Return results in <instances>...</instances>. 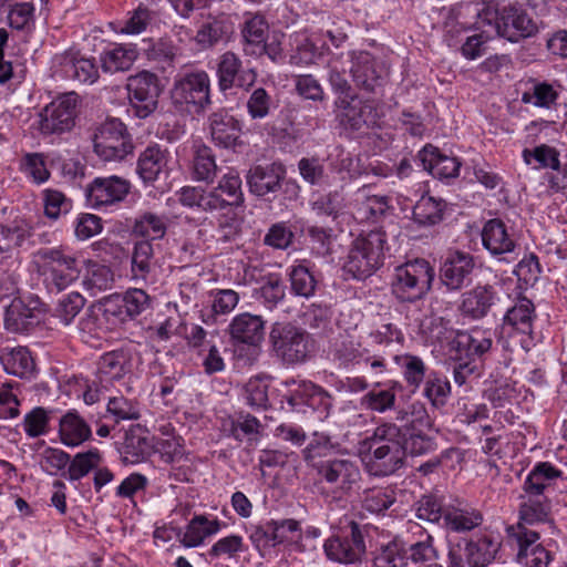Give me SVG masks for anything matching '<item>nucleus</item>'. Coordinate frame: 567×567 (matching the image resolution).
<instances>
[{
  "label": "nucleus",
  "instance_id": "f257e3e1",
  "mask_svg": "<svg viewBox=\"0 0 567 567\" xmlns=\"http://www.w3.org/2000/svg\"><path fill=\"white\" fill-rule=\"evenodd\" d=\"M460 16L483 19L488 32L517 42L522 38L533 37L538 28L535 21L523 10L505 7L498 10L494 0H468L460 4Z\"/></svg>",
  "mask_w": 567,
  "mask_h": 567
},
{
  "label": "nucleus",
  "instance_id": "f03ea898",
  "mask_svg": "<svg viewBox=\"0 0 567 567\" xmlns=\"http://www.w3.org/2000/svg\"><path fill=\"white\" fill-rule=\"evenodd\" d=\"M370 455L364 462L369 472L375 476H388L398 471L404 461L401 429L393 423L379 425L373 434L365 439Z\"/></svg>",
  "mask_w": 567,
  "mask_h": 567
},
{
  "label": "nucleus",
  "instance_id": "7ed1b4c3",
  "mask_svg": "<svg viewBox=\"0 0 567 567\" xmlns=\"http://www.w3.org/2000/svg\"><path fill=\"white\" fill-rule=\"evenodd\" d=\"M386 249V234L381 228L362 230L352 241L343 268L354 279H364L383 265Z\"/></svg>",
  "mask_w": 567,
  "mask_h": 567
},
{
  "label": "nucleus",
  "instance_id": "20e7f679",
  "mask_svg": "<svg viewBox=\"0 0 567 567\" xmlns=\"http://www.w3.org/2000/svg\"><path fill=\"white\" fill-rule=\"evenodd\" d=\"M433 280L434 269L431 264L416 258L394 268L391 290L400 302H415L427 295Z\"/></svg>",
  "mask_w": 567,
  "mask_h": 567
},
{
  "label": "nucleus",
  "instance_id": "39448f33",
  "mask_svg": "<svg viewBox=\"0 0 567 567\" xmlns=\"http://www.w3.org/2000/svg\"><path fill=\"white\" fill-rule=\"evenodd\" d=\"M41 262V274L50 291L66 289L80 276V267L74 255L61 248H42L35 255Z\"/></svg>",
  "mask_w": 567,
  "mask_h": 567
},
{
  "label": "nucleus",
  "instance_id": "423d86ee",
  "mask_svg": "<svg viewBox=\"0 0 567 567\" xmlns=\"http://www.w3.org/2000/svg\"><path fill=\"white\" fill-rule=\"evenodd\" d=\"M94 153L105 162L122 161L133 152L126 126L118 118H107L99 124L92 135Z\"/></svg>",
  "mask_w": 567,
  "mask_h": 567
},
{
  "label": "nucleus",
  "instance_id": "0eeeda50",
  "mask_svg": "<svg viewBox=\"0 0 567 567\" xmlns=\"http://www.w3.org/2000/svg\"><path fill=\"white\" fill-rule=\"evenodd\" d=\"M210 81L206 72L188 73L177 80L172 90L173 103L188 114H200L210 103Z\"/></svg>",
  "mask_w": 567,
  "mask_h": 567
},
{
  "label": "nucleus",
  "instance_id": "6e6552de",
  "mask_svg": "<svg viewBox=\"0 0 567 567\" xmlns=\"http://www.w3.org/2000/svg\"><path fill=\"white\" fill-rule=\"evenodd\" d=\"M535 306L526 297L519 298L507 309L502 324V331L514 339L524 351H529L536 344L534 337Z\"/></svg>",
  "mask_w": 567,
  "mask_h": 567
},
{
  "label": "nucleus",
  "instance_id": "1a4fd4ad",
  "mask_svg": "<svg viewBox=\"0 0 567 567\" xmlns=\"http://www.w3.org/2000/svg\"><path fill=\"white\" fill-rule=\"evenodd\" d=\"M323 550L327 558L339 564H355L363 558L367 547L361 527L350 520L349 530L333 535L326 539Z\"/></svg>",
  "mask_w": 567,
  "mask_h": 567
},
{
  "label": "nucleus",
  "instance_id": "9d476101",
  "mask_svg": "<svg viewBox=\"0 0 567 567\" xmlns=\"http://www.w3.org/2000/svg\"><path fill=\"white\" fill-rule=\"evenodd\" d=\"M508 535L515 540L516 561L522 567H548L554 554L539 543L538 532L523 526H511Z\"/></svg>",
  "mask_w": 567,
  "mask_h": 567
},
{
  "label": "nucleus",
  "instance_id": "9b49d317",
  "mask_svg": "<svg viewBox=\"0 0 567 567\" xmlns=\"http://www.w3.org/2000/svg\"><path fill=\"white\" fill-rule=\"evenodd\" d=\"M494 333L489 329L475 327L466 331H456L450 342V354L453 360L482 359L493 347Z\"/></svg>",
  "mask_w": 567,
  "mask_h": 567
},
{
  "label": "nucleus",
  "instance_id": "f8f14e48",
  "mask_svg": "<svg viewBox=\"0 0 567 567\" xmlns=\"http://www.w3.org/2000/svg\"><path fill=\"white\" fill-rule=\"evenodd\" d=\"M75 107V93L65 94L51 102L41 113V133L55 134L70 131L74 126Z\"/></svg>",
  "mask_w": 567,
  "mask_h": 567
},
{
  "label": "nucleus",
  "instance_id": "ddd939ff",
  "mask_svg": "<svg viewBox=\"0 0 567 567\" xmlns=\"http://www.w3.org/2000/svg\"><path fill=\"white\" fill-rule=\"evenodd\" d=\"M274 350L286 363L305 361L308 355V334L291 324L271 331Z\"/></svg>",
  "mask_w": 567,
  "mask_h": 567
},
{
  "label": "nucleus",
  "instance_id": "4468645a",
  "mask_svg": "<svg viewBox=\"0 0 567 567\" xmlns=\"http://www.w3.org/2000/svg\"><path fill=\"white\" fill-rule=\"evenodd\" d=\"M318 473L331 488L340 494L349 493L360 481L361 473L350 458H333L321 462Z\"/></svg>",
  "mask_w": 567,
  "mask_h": 567
},
{
  "label": "nucleus",
  "instance_id": "2eb2a0df",
  "mask_svg": "<svg viewBox=\"0 0 567 567\" xmlns=\"http://www.w3.org/2000/svg\"><path fill=\"white\" fill-rule=\"evenodd\" d=\"M482 244L492 257L499 261L511 262L516 250V239L508 231L506 224L498 219H489L482 229Z\"/></svg>",
  "mask_w": 567,
  "mask_h": 567
},
{
  "label": "nucleus",
  "instance_id": "dca6fc26",
  "mask_svg": "<svg viewBox=\"0 0 567 567\" xmlns=\"http://www.w3.org/2000/svg\"><path fill=\"white\" fill-rule=\"evenodd\" d=\"M130 192V183L117 176L96 177L86 187V200L93 208L122 202Z\"/></svg>",
  "mask_w": 567,
  "mask_h": 567
},
{
  "label": "nucleus",
  "instance_id": "f3484780",
  "mask_svg": "<svg viewBox=\"0 0 567 567\" xmlns=\"http://www.w3.org/2000/svg\"><path fill=\"white\" fill-rule=\"evenodd\" d=\"M334 105L341 122L352 130L377 124V111L373 104L359 99L357 95L338 96Z\"/></svg>",
  "mask_w": 567,
  "mask_h": 567
},
{
  "label": "nucleus",
  "instance_id": "a211bd4d",
  "mask_svg": "<svg viewBox=\"0 0 567 567\" xmlns=\"http://www.w3.org/2000/svg\"><path fill=\"white\" fill-rule=\"evenodd\" d=\"M474 270V259L466 252H453L440 269V280L449 291H458L470 284Z\"/></svg>",
  "mask_w": 567,
  "mask_h": 567
},
{
  "label": "nucleus",
  "instance_id": "6ab92c4d",
  "mask_svg": "<svg viewBox=\"0 0 567 567\" xmlns=\"http://www.w3.org/2000/svg\"><path fill=\"white\" fill-rule=\"evenodd\" d=\"M483 523V514L460 499H449L442 526L454 533H466Z\"/></svg>",
  "mask_w": 567,
  "mask_h": 567
},
{
  "label": "nucleus",
  "instance_id": "aec40b11",
  "mask_svg": "<svg viewBox=\"0 0 567 567\" xmlns=\"http://www.w3.org/2000/svg\"><path fill=\"white\" fill-rule=\"evenodd\" d=\"M218 85L221 91L231 89L234 85L240 87L251 86L256 81L254 70H244L240 59L233 52H225L217 68Z\"/></svg>",
  "mask_w": 567,
  "mask_h": 567
},
{
  "label": "nucleus",
  "instance_id": "412c9836",
  "mask_svg": "<svg viewBox=\"0 0 567 567\" xmlns=\"http://www.w3.org/2000/svg\"><path fill=\"white\" fill-rule=\"evenodd\" d=\"M498 300L499 297L494 286L477 285L462 295L460 310L464 317L482 319L488 315Z\"/></svg>",
  "mask_w": 567,
  "mask_h": 567
},
{
  "label": "nucleus",
  "instance_id": "4be33fe9",
  "mask_svg": "<svg viewBox=\"0 0 567 567\" xmlns=\"http://www.w3.org/2000/svg\"><path fill=\"white\" fill-rule=\"evenodd\" d=\"M56 62L65 78L79 83L92 84L99 78L94 59L86 58L79 51H65L56 56Z\"/></svg>",
  "mask_w": 567,
  "mask_h": 567
},
{
  "label": "nucleus",
  "instance_id": "5701e85b",
  "mask_svg": "<svg viewBox=\"0 0 567 567\" xmlns=\"http://www.w3.org/2000/svg\"><path fill=\"white\" fill-rule=\"evenodd\" d=\"M226 524L217 517L209 518L206 515H195L184 530L178 529L177 539L185 548L202 546L205 540L218 534Z\"/></svg>",
  "mask_w": 567,
  "mask_h": 567
},
{
  "label": "nucleus",
  "instance_id": "b1692460",
  "mask_svg": "<svg viewBox=\"0 0 567 567\" xmlns=\"http://www.w3.org/2000/svg\"><path fill=\"white\" fill-rule=\"evenodd\" d=\"M176 200L184 207L213 213L226 208V202L216 190H206L200 186H183L175 192Z\"/></svg>",
  "mask_w": 567,
  "mask_h": 567
},
{
  "label": "nucleus",
  "instance_id": "393cba45",
  "mask_svg": "<svg viewBox=\"0 0 567 567\" xmlns=\"http://www.w3.org/2000/svg\"><path fill=\"white\" fill-rule=\"evenodd\" d=\"M413 324L423 341L431 344L441 343L453 333L450 320L437 313L432 306L413 318Z\"/></svg>",
  "mask_w": 567,
  "mask_h": 567
},
{
  "label": "nucleus",
  "instance_id": "a878e982",
  "mask_svg": "<svg viewBox=\"0 0 567 567\" xmlns=\"http://www.w3.org/2000/svg\"><path fill=\"white\" fill-rule=\"evenodd\" d=\"M331 355L339 367L350 369L363 362H369L370 350L353 334H341L332 346Z\"/></svg>",
  "mask_w": 567,
  "mask_h": 567
},
{
  "label": "nucleus",
  "instance_id": "bb28decb",
  "mask_svg": "<svg viewBox=\"0 0 567 567\" xmlns=\"http://www.w3.org/2000/svg\"><path fill=\"white\" fill-rule=\"evenodd\" d=\"M519 499L518 522L515 526L548 524L550 528L555 529V523L550 515V501L546 496L523 494Z\"/></svg>",
  "mask_w": 567,
  "mask_h": 567
},
{
  "label": "nucleus",
  "instance_id": "cd10ccee",
  "mask_svg": "<svg viewBox=\"0 0 567 567\" xmlns=\"http://www.w3.org/2000/svg\"><path fill=\"white\" fill-rule=\"evenodd\" d=\"M286 171L281 164L257 165L251 167L246 176L250 193L265 196L276 193L281 185Z\"/></svg>",
  "mask_w": 567,
  "mask_h": 567
},
{
  "label": "nucleus",
  "instance_id": "c85d7f7f",
  "mask_svg": "<svg viewBox=\"0 0 567 567\" xmlns=\"http://www.w3.org/2000/svg\"><path fill=\"white\" fill-rule=\"evenodd\" d=\"M419 157L423 168L440 179L455 178L460 173L461 162L456 157L441 154L432 145L424 146L420 151Z\"/></svg>",
  "mask_w": 567,
  "mask_h": 567
},
{
  "label": "nucleus",
  "instance_id": "c756f323",
  "mask_svg": "<svg viewBox=\"0 0 567 567\" xmlns=\"http://www.w3.org/2000/svg\"><path fill=\"white\" fill-rule=\"evenodd\" d=\"M389 209L388 197L371 194V187L363 186L354 195V219L363 221H378Z\"/></svg>",
  "mask_w": 567,
  "mask_h": 567
},
{
  "label": "nucleus",
  "instance_id": "7c9ffc66",
  "mask_svg": "<svg viewBox=\"0 0 567 567\" xmlns=\"http://www.w3.org/2000/svg\"><path fill=\"white\" fill-rule=\"evenodd\" d=\"M0 362L9 374L31 379L35 375V362L27 347H6L0 352Z\"/></svg>",
  "mask_w": 567,
  "mask_h": 567
},
{
  "label": "nucleus",
  "instance_id": "2f4dec72",
  "mask_svg": "<svg viewBox=\"0 0 567 567\" xmlns=\"http://www.w3.org/2000/svg\"><path fill=\"white\" fill-rule=\"evenodd\" d=\"M210 135L214 143L220 147H234L241 132V124L226 112H215L209 117Z\"/></svg>",
  "mask_w": 567,
  "mask_h": 567
},
{
  "label": "nucleus",
  "instance_id": "473e14b6",
  "mask_svg": "<svg viewBox=\"0 0 567 567\" xmlns=\"http://www.w3.org/2000/svg\"><path fill=\"white\" fill-rule=\"evenodd\" d=\"M399 389H401V384L398 381L377 382L361 396L360 404L372 412L384 413L394 408Z\"/></svg>",
  "mask_w": 567,
  "mask_h": 567
},
{
  "label": "nucleus",
  "instance_id": "72a5a7b5",
  "mask_svg": "<svg viewBox=\"0 0 567 567\" xmlns=\"http://www.w3.org/2000/svg\"><path fill=\"white\" fill-rule=\"evenodd\" d=\"M229 330L234 340L250 346L259 344L265 336L262 319L247 312L237 315L231 320Z\"/></svg>",
  "mask_w": 567,
  "mask_h": 567
},
{
  "label": "nucleus",
  "instance_id": "f704fd0d",
  "mask_svg": "<svg viewBox=\"0 0 567 567\" xmlns=\"http://www.w3.org/2000/svg\"><path fill=\"white\" fill-rule=\"evenodd\" d=\"M501 543L492 535H481L465 544V557L471 567H486L496 557Z\"/></svg>",
  "mask_w": 567,
  "mask_h": 567
},
{
  "label": "nucleus",
  "instance_id": "c9c22d12",
  "mask_svg": "<svg viewBox=\"0 0 567 567\" xmlns=\"http://www.w3.org/2000/svg\"><path fill=\"white\" fill-rule=\"evenodd\" d=\"M59 435L61 442L75 447L87 441L91 435V427L75 411H69L59 423Z\"/></svg>",
  "mask_w": 567,
  "mask_h": 567
},
{
  "label": "nucleus",
  "instance_id": "e433bc0d",
  "mask_svg": "<svg viewBox=\"0 0 567 567\" xmlns=\"http://www.w3.org/2000/svg\"><path fill=\"white\" fill-rule=\"evenodd\" d=\"M41 321L40 311L32 309L21 301L12 302L6 311L4 327L7 330L28 333Z\"/></svg>",
  "mask_w": 567,
  "mask_h": 567
},
{
  "label": "nucleus",
  "instance_id": "4c0bfd02",
  "mask_svg": "<svg viewBox=\"0 0 567 567\" xmlns=\"http://www.w3.org/2000/svg\"><path fill=\"white\" fill-rule=\"evenodd\" d=\"M393 360L408 388L417 391L430 372L424 360L412 353L396 354Z\"/></svg>",
  "mask_w": 567,
  "mask_h": 567
},
{
  "label": "nucleus",
  "instance_id": "58836bf2",
  "mask_svg": "<svg viewBox=\"0 0 567 567\" xmlns=\"http://www.w3.org/2000/svg\"><path fill=\"white\" fill-rule=\"evenodd\" d=\"M561 475L563 472L551 463L539 462L534 465L524 481V494L545 496L544 492L550 485V482L560 477Z\"/></svg>",
  "mask_w": 567,
  "mask_h": 567
},
{
  "label": "nucleus",
  "instance_id": "ea45409f",
  "mask_svg": "<svg viewBox=\"0 0 567 567\" xmlns=\"http://www.w3.org/2000/svg\"><path fill=\"white\" fill-rule=\"evenodd\" d=\"M351 74L357 85L369 91L374 90L382 76L369 52H360L352 58Z\"/></svg>",
  "mask_w": 567,
  "mask_h": 567
},
{
  "label": "nucleus",
  "instance_id": "a19ab883",
  "mask_svg": "<svg viewBox=\"0 0 567 567\" xmlns=\"http://www.w3.org/2000/svg\"><path fill=\"white\" fill-rule=\"evenodd\" d=\"M138 56L136 45H117L101 54L104 72L115 73L128 70Z\"/></svg>",
  "mask_w": 567,
  "mask_h": 567
},
{
  "label": "nucleus",
  "instance_id": "79ce46f5",
  "mask_svg": "<svg viewBox=\"0 0 567 567\" xmlns=\"http://www.w3.org/2000/svg\"><path fill=\"white\" fill-rule=\"evenodd\" d=\"M461 18V16L458 14ZM464 24L467 27L481 30L480 34L468 37L461 48L463 56L467 60H475L480 58L485 51V44L489 39L496 37L495 33L488 32V25H483V19L480 18H464Z\"/></svg>",
  "mask_w": 567,
  "mask_h": 567
},
{
  "label": "nucleus",
  "instance_id": "37998d69",
  "mask_svg": "<svg viewBox=\"0 0 567 567\" xmlns=\"http://www.w3.org/2000/svg\"><path fill=\"white\" fill-rule=\"evenodd\" d=\"M523 162L532 169H558L559 168V152L547 144H540L532 148H524L522 151Z\"/></svg>",
  "mask_w": 567,
  "mask_h": 567
},
{
  "label": "nucleus",
  "instance_id": "c03bdc74",
  "mask_svg": "<svg viewBox=\"0 0 567 567\" xmlns=\"http://www.w3.org/2000/svg\"><path fill=\"white\" fill-rule=\"evenodd\" d=\"M446 203L431 195H422L413 207V218L421 225H435L443 219Z\"/></svg>",
  "mask_w": 567,
  "mask_h": 567
},
{
  "label": "nucleus",
  "instance_id": "a18cd8bd",
  "mask_svg": "<svg viewBox=\"0 0 567 567\" xmlns=\"http://www.w3.org/2000/svg\"><path fill=\"white\" fill-rule=\"evenodd\" d=\"M47 158L48 155L43 153H25L19 161V169L34 184H43L51 176Z\"/></svg>",
  "mask_w": 567,
  "mask_h": 567
},
{
  "label": "nucleus",
  "instance_id": "49530a36",
  "mask_svg": "<svg viewBox=\"0 0 567 567\" xmlns=\"http://www.w3.org/2000/svg\"><path fill=\"white\" fill-rule=\"evenodd\" d=\"M291 291L296 296L309 298L315 293L317 280L305 262L293 264L288 268Z\"/></svg>",
  "mask_w": 567,
  "mask_h": 567
},
{
  "label": "nucleus",
  "instance_id": "de8ad7c7",
  "mask_svg": "<svg viewBox=\"0 0 567 567\" xmlns=\"http://www.w3.org/2000/svg\"><path fill=\"white\" fill-rule=\"evenodd\" d=\"M423 384V395L433 406L440 408L446 403L451 393V384L446 377L431 370Z\"/></svg>",
  "mask_w": 567,
  "mask_h": 567
},
{
  "label": "nucleus",
  "instance_id": "09e8293b",
  "mask_svg": "<svg viewBox=\"0 0 567 567\" xmlns=\"http://www.w3.org/2000/svg\"><path fill=\"white\" fill-rule=\"evenodd\" d=\"M557 97L558 93L551 84L533 81L530 86L522 93L520 100L524 104H530L535 107L550 109L556 103Z\"/></svg>",
  "mask_w": 567,
  "mask_h": 567
},
{
  "label": "nucleus",
  "instance_id": "8fccbe9b",
  "mask_svg": "<svg viewBox=\"0 0 567 567\" xmlns=\"http://www.w3.org/2000/svg\"><path fill=\"white\" fill-rule=\"evenodd\" d=\"M439 557V551L434 546V538L427 533H425L422 539L411 544L409 547V558L417 567L440 565L437 563Z\"/></svg>",
  "mask_w": 567,
  "mask_h": 567
},
{
  "label": "nucleus",
  "instance_id": "3c124183",
  "mask_svg": "<svg viewBox=\"0 0 567 567\" xmlns=\"http://www.w3.org/2000/svg\"><path fill=\"white\" fill-rule=\"evenodd\" d=\"M31 224L22 217H16L0 224L2 238L12 247H22L32 236Z\"/></svg>",
  "mask_w": 567,
  "mask_h": 567
},
{
  "label": "nucleus",
  "instance_id": "603ef678",
  "mask_svg": "<svg viewBox=\"0 0 567 567\" xmlns=\"http://www.w3.org/2000/svg\"><path fill=\"white\" fill-rule=\"evenodd\" d=\"M446 503H449V501H446L444 497H439L436 495H424L415 504V516L419 519L442 525Z\"/></svg>",
  "mask_w": 567,
  "mask_h": 567
},
{
  "label": "nucleus",
  "instance_id": "864d4df0",
  "mask_svg": "<svg viewBox=\"0 0 567 567\" xmlns=\"http://www.w3.org/2000/svg\"><path fill=\"white\" fill-rule=\"evenodd\" d=\"M216 173L217 165L213 151L206 145L198 146L193 163V178L197 182L212 183Z\"/></svg>",
  "mask_w": 567,
  "mask_h": 567
},
{
  "label": "nucleus",
  "instance_id": "5fc2aeb1",
  "mask_svg": "<svg viewBox=\"0 0 567 567\" xmlns=\"http://www.w3.org/2000/svg\"><path fill=\"white\" fill-rule=\"evenodd\" d=\"M166 82L164 76L144 70V118L156 111Z\"/></svg>",
  "mask_w": 567,
  "mask_h": 567
},
{
  "label": "nucleus",
  "instance_id": "6e6d98bb",
  "mask_svg": "<svg viewBox=\"0 0 567 567\" xmlns=\"http://www.w3.org/2000/svg\"><path fill=\"white\" fill-rule=\"evenodd\" d=\"M406 553L395 540L381 545L373 557V567H406Z\"/></svg>",
  "mask_w": 567,
  "mask_h": 567
},
{
  "label": "nucleus",
  "instance_id": "4d7b16f0",
  "mask_svg": "<svg viewBox=\"0 0 567 567\" xmlns=\"http://www.w3.org/2000/svg\"><path fill=\"white\" fill-rule=\"evenodd\" d=\"M114 282V276L110 267L92 264L86 272L83 285L91 295L111 289Z\"/></svg>",
  "mask_w": 567,
  "mask_h": 567
},
{
  "label": "nucleus",
  "instance_id": "13d9d810",
  "mask_svg": "<svg viewBox=\"0 0 567 567\" xmlns=\"http://www.w3.org/2000/svg\"><path fill=\"white\" fill-rule=\"evenodd\" d=\"M35 7L32 2H16L9 7L8 23L18 31H31L34 27Z\"/></svg>",
  "mask_w": 567,
  "mask_h": 567
},
{
  "label": "nucleus",
  "instance_id": "bf43d9fd",
  "mask_svg": "<svg viewBox=\"0 0 567 567\" xmlns=\"http://www.w3.org/2000/svg\"><path fill=\"white\" fill-rule=\"evenodd\" d=\"M394 501V492L382 487L365 491L361 498L362 508L371 514H380L386 511Z\"/></svg>",
  "mask_w": 567,
  "mask_h": 567
},
{
  "label": "nucleus",
  "instance_id": "052dcab7",
  "mask_svg": "<svg viewBox=\"0 0 567 567\" xmlns=\"http://www.w3.org/2000/svg\"><path fill=\"white\" fill-rule=\"evenodd\" d=\"M101 462L100 452L96 449L84 453H78L72 461L69 462L68 478L78 481L90 473Z\"/></svg>",
  "mask_w": 567,
  "mask_h": 567
},
{
  "label": "nucleus",
  "instance_id": "680f3d73",
  "mask_svg": "<svg viewBox=\"0 0 567 567\" xmlns=\"http://www.w3.org/2000/svg\"><path fill=\"white\" fill-rule=\"evenodd\" d=\"M268 32V23L261 16H255L245 22L243 28V37L246 42V51L250 53L251 50L261 48L266 41Z\"/></svg>",
  "mask_w": 567,
  "mask_h": 567
},
{
  "label": "nucleus",
  "instance_id": "e2e57ef3",
  "mask_svg": "<svg viewBox=\"0 0 567 567\" xmlns=\"http://www.w3.org/2000/svg\"><path fill=\"white\" fill-rule=\"evenodd\" d=\"M96 373L101 382L120 379L124 373V355L114 351L104 353L97 361Z\"/></svg>",
  "mask_w": 567,
  "mask_h": 567
},
{
  "label": "nucleus",
  "instance_id": "0e129e2a",
  "mask_svg": "<svg viewBox=\"0 0 567 567\" xmlns=\"http://www.w3.org/2000/svg\"><path fill=\"white\" fill-rule=\"evenodd\" d=\"M120 452L126 464H137L142 461V426L140 424L132 425L125 432Z\"/></svg>",
  "mask_w": 567,
  "mask_h": 567
},
{
  "label": "nucleus",
  "instance_id": "69168bd1",
  "mask_svg": "<svg viewBox=\"0 0 567 567\" xmlns=\"http://www.w3.org/2000/svg\"><path fill=\"white\" fill-rule=\"evenodd\" d=\"M85 306L84 297L79 292L64 295L54 309V317L69 326Z\"/></svg>",
  "mask_w": 567,
  "mask_h": 567
},
{
  "label": "nucleus",
  "instance_id": "338daca9",
  "mask_svg": "<svg viewBox=\"0 0 567 567\" xmlns=\"http://www.w3.org/2000/svg\"><path fill=\"white\" fill-rule=\"evenodd\" d=\"M259 421L250 415H240L238 419H227L223 422L221 430L234 439L241 441L246 435L255 434L259 429Z\"/></svg>",
  "mask_w": 567,
  "mask_h": 567
},
{
  "label": "nucleus",
  "instance_id": "774afa93",
  "mask_svg": "<svg viewBox=\"0 0 567 567\" xmlns=\"http://www.w3.org/2000/svg\"><path fill=\"white\" fill-rule=\"evenodd\" d=\"M247 550L244 538L237 534H230L228 536L219 538L208 550L210 558H235L240 553Z\"/></svg>",
  "mask_w": 567,
  "mask_h": 567
}]
</instances>
